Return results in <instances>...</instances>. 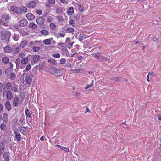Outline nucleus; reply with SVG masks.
<instances>
[{
    "label": "nucleus",
    "instance_id": "nucleus-10",
    "mask_svg": "<svg viewBox=\"0 0 161 161\" xmlns=\"http://www.w3.org/2000/svg\"><path fill=\"white\" fill-rule=\"evenodd\" d=\"M5 108L8 111H10L11 109V105L9 101H6L5 103Z\"/></svg>",
    "mask_w": 161,
    "mask_h": 161
},
{
    "label": "nucleus",
    "instance_id": "nucleus-5",
    "mask_svg": "<svg viewBox=\"0 0 161 161\" xmlns=\"http://www.w3.org/2000/svg\"><path fill=\"white\" fill-rule=\"evenodd\" d=\"M36 4V2L35 1H31L26 4V6L29 8H32L35 7Z\"/></svg>",
    "mask_w": 161,
    "mask_h": 161
},
{
    "label": "nucleus",
    "instance_id": "nucleus-11",
    "mask_svg": "<svg viewBox=\"0 0 161 161\" xmlns=\"http://www.w3.org/2000/svg\"><path fill=\"white\" fill-rule=\"evenodd\" d=\"M3 157L5 159L4 161H9V156L8 152H5L4 153Z\"/></svg>",
    "mask_w": 161,
    "mask_h": 161
},
{
    "label": "nucleus",
    "instance_id": "nucleus-33",
    "mask_svg": "<svg viewBox=\"0 0 161 161\" xmlns=\"http://www.w3.org/2000/svg\"><path fill=\"white\" fill-rule=\"evenodd\" d=\"M6 128V125L4 123H2L0 125V128L3 130H4Z\"/></svg>",
    "mask_w": 161,
    "mask_h": 161
},
{
    "label": "nucleus",
    "instance_id": "nucleus-15",
    "mask_svg": "<svg viewBox=\"0 0 161 161\" xmlns=\"http://www.w3.org/2000/svg\"><path fill=\"white\" fill-rule=\"evenodd\" d=\"M6 87L8 91H11L13 90V86L11 84V83L9 82H8L6 84Z\"/></svg>",
    "mask_w": 161,
    "mask_h": 161
},
{
    "label": "nucleus",
    "instance_id": "nucleus-8",
    "mask_svg": "<svg viewBox=\"0 0 161 161\" xmlns=\"http://www.w3.org/2000/svg\"><path fill=\"white\" fill-rule=\"evenodd\" d=\"M6 97L8 100H10L12 98L13 95L11 92V91H8L6 94Z\"/></svg>",
    "mask_w": 161,
    "mask_h": 161
},
{
    "label": "nucleus",
    "instance_id": "nucleus-55",
    "mask_svg": "<svg viewBox=\"0 0 161 161\" xmlns=\"http://www.w3.org/2000/svg\"><path fill=\"white\" fill-rule=\"evenodd\" d=\"M68 0H60V2L64 4H66L68 2Z\"/></svg>",
    "mask_w": 161,
    "mask_h": 161
},
{
    "label": "nucleus",
    "instance_id": "nucleus-9",
    "mask_svg": "<svg viewBox=\"0 0 161 161\" xmlns=\"http://www.w3.org/2000/svg\"><path fill=\"white\" fill-rule=\"evenodd\" d=\"M8 120V115L6 113H4L3 115V120L4 123H6Z\"/></svg>",
    "mask_w": 161,
    "mask_h": 161
},
{
    "label": "nucleus",
    "instance_id": "nucleus-32",
    "mask_svg": "<svg viewBox=\"0 0 161 161\" xmlns=\"http://www.w3.org/2000/svg\"><path fill=\"white\" fill-rule=\"evenodd\" d=\"M44 43L46 45H50L51 44V41L50 39H48L45 40L44 41Z\"/></svg>",
    "mask_w": 161,
    "mask_h": 161
},
{
    "label": "nucleus",
    "instance_id": "nucleus-31",
    "mask_svg": "<svg viewBox=\"0 0 161 161\" xmlns=\"http://www.w3.org/2000/svg\"><path fill=\"white\" fill-rule=\"evenodd\" d=\"M50 27L52 30H54L56 28V25L54 23H51L50 24Z\"/></svg>",
    "mask_w": 161,
    "mask_h": 161
},
{
    "label": "nucleus",
    "instance_id": "nucleus-63",
    "mask_svg": "<svg viewBox=\"0 0 161 161\" xmlns=\"http://www.w3.org/2000/svg\"><path fill=\"white\" fill-rule=\"evenodd\" d=\"M124 125V126H122L125 128H127V126L126 125H125V122H123V123H121L120 125Z\"/></svg>",
    "mask_w": 161,
    "mask_h": 161
},
{
    "label": "nucleus",
    "instance_id": "nucleus-4",
    "mask_svg": "<svg viewBox=\"0 0 161 161\" xmlns=\"http://www.w3.org/2000/svg\"><path fill=\"white\" fill-rule=\"evenodd\" d=\"M33 77V74L32 72H29L27 74V77L25 79L26 82L28 84H30L31 83L32 78Z\"/></svg>",
    "mask_w": 161,
    "mask_h": 161
},
{
    "label": "nucleus",
    "instance_id": "nucleus-36",
    "mask_svg": "<svg viewBox=\"0 0 161 161\" xmlns=\"http://www.w3.org/2000/svg\"><path fill=\"white\" fill-rule=\"evenodd\" d=\"M31 65L30 64H28V65H27V66L26 68L25 69V70H23V72H27V71H28L29 70H30L31 69Z\"/></svg>",
    "mask_w": 161,
    "mask_h": 161
},
{
    "label": "nucleus",
    "instance_id": "nucleus-60",
    "mask_svg": "<svg viewBox=\"0 0 161 161\" xmlns=\"http://www.w3.org/2000/svg\"><path fill=\"white\" fill-rule=\"evenodd\" d=\"M148 75H152L153 76H155V74L153 72H149L148 73Z\"/></svg>",
    "mask_w": 161,
    "mask_h": 161
},
{
    "label": "nucleus",
    "instance_id": "nucleus-57",
    "mask_svg": "<svg viewBox=\"0 0 161 161\" xmlns=\"http://www.w3.org/2000/svg\"><path fill=\"white\" fill-rule=\"evenodd\" d=\"M27 74L25 73H23L21 75V77L22 78L23 80H24L25 77V79L26 77H27Z\"/></svg>",
    "mask_w": 161,
    "mask_h": 161
},
{
    "label": "nucleus",
    "instance_id": "nucleus-25",
    "mask_svg": "<svg viewBox=\"0 0 161 161\" xmlns=\"http://www.w3.org/2000/svg\"><path fill=\"white\" fill-rule=\"evenodd\" d=\"M3 63L5 64H8L9 62V59L6 57H4L2 58Z\"/></svg>",
    "mask_w": 161,
    "mask_h": 161
},
{
    "label": "nucleus",
    "instance_id": "nucleus-41",
    "mask_svg": "<svg viewBox=\"0 0 161 161\" xmlns=\"http://www.w3.org/2000/svg\"><path fill=\"white\" fill-rule=\"evenodd\" d=\"M57 19L59 22H62L64 21V19H63L62 16H58L57 17Z\"/></svg>",
    "mask_w": 161,
    "mask_h": 161
},
{
    "label": "nucleus",
    "instance_id": "nucleus-40",
    "mask_svg": "<svg viewBox=\"0 0 161 161\" xmlns=\"http://www.w3.org/2000/svg\"><path fill=\"white\" fill-rule=\"evenodd\" d=\"M26 130V128L25 127H21L19 130L23 134H24Z\"/></svg>",
    "mask_w": 161,
    "mask_h": 161
},
{
    "label": "nucleus",
    "instance_id": "nucleus-48",
    "mask_svg": "<svg viewBox=\"0 0 161 161\" xmlns=\"http://www.w3.org/2000/svg\"><path fill=\"white\" fill-rule=\"evenodd\" d=\"M61 149L64 151L65 152H69L70 151L69 148H66L63 146H62Z\"/></svg>",
    "mask_w": 161,
    "mask_h": 161
},
{
    "label": "nucleus",
    "instance_id": "nucleus-47",
    "mask_svg": "<svg viewBox=\"0 0 161 161\" xmlns=\"http://www.w3.org/2000/svg\"><path fill=\"white\" fill-rule=\"evenodd\" d=\"M52 56L56 58H58L60 57V55L59 53L54 54L52 55Z\"/></svg>",
    "mask_w": 161,
    "mask_h": 161
},
{
    "label": "nucleus",
    "instance_id": "nucleus-44",
    "mask_svg": "<svg viewBox=\"0 0 161 161\" xmlns=\"http://www.w3.org/2000/svg\"><path fill=\"white\" fill-rule=\"evenodd\" d=\"M6 89L5 87H4L3 89V91H2V93H3V96H4L5 95V94H6L7 92H8Z\"/></svg>",
    "mask_w": 161,
    "mask_h": 161
},
{
    "label": "nucleus",
    "instance_id": "nucleus-34",
    "mask_svg": "<svg viewBox=\"0 0 161 161\" xmlns=\"http://www.w3.org/2000/svg\"><path fill=\"white\" fill-rule=\"evenodd\" d=\"M25 113L26 116L30 117H31V114L28 109H26L25 111Z\"/></svg>",
    "mask_w": 161,
    "mask_h": 161
},
{
    "label": "nucleus",
    "instance_id": "nucleus-28",
    "mask_svg": "<svg viewBox=\"0 0 161 161\" xmlns=\"http://www.w3.org/2000/svg\"><path fill=\"white\" fill-rule=\"evenodd\" d=\"M19 37V36L18 34L14 33L13 36V39L15 41H17Z\"/></svg>",
    "mask_w": 161,
    "mask_h": 161
},
{
    "label": "nucleus",
    "instance_id": "nucleus-62",
    "mask_svg": "<svg viewBox=\"0 0 161 161\" xmlns=\"http://www.w3.org/2000/svg\"><path fill=\"white\" fill-rule=\"evenodd\" d=\"M62 50L65 53H67L68 51V50L66 48L64 47L62 49Z\"/></svg>",
    "mask_w": 161,
    "mask_h": 161
},
{
    "label": "nucleus",
    "instance_id": "nucleus-14",
    "mask_svg": "<svg viewBox=\"0 0 161 161\" xmlns=\"http://www.w3.org/2000/svg\"><path fill=\"white\" fill-rule=\"evenodd\" d=\"M4 50L5 53H11L12 49L10 47L8 46H6L4 47Z\"/></svg>",
    "mask_w": 161,
    "mask_h": 161
},
{
    "label": "nucleus",
    "instance_id": "nucleus-6",
    "mask_svg": "<svg viewBox=\"0 0 161 161\" xmlns=\"http://www.w3.org/2000/svg\"><path fill=\"white\" fill-rule=\"evenodd\" d=\"M14 133L15 135V138L16 139V140L17 141H20L21 140L20 139L21 137V135L19 134L18 131H14Z\"/></svg>",
    "mask_w": 161,
    "mask_h": 161
},
{
    "label": "nucleus",
    "instance_id": "nucleus-29",
    "mask_svg": "<svg viewBox=\"0 0 161 161\" xmlns=\"http://www.w3.org/2000/svg\"><path fill=\"white\" fill-rule=\"evenodd\" d=\"M27 44V41L26 40H24L22 41L21 42L20 45L21 47L24 48L25 45Z\"/></svg>",
    "mask_w": 161,
    "mask_h": 161
},
{
    "label": "nucleus",
    "instance_id": "nucleus-1",
    "mask_svg": "<svg viewBox=\"0 0 161 161\" xmlns=\"http://www.w3.org/2000/svg\"><path fill=\"white\" fill-rule=\"evenodd\" d=\"M0 37L1 39L3 40H5L8 42L11 35L10 31H2L0 32Z\"/></svg>",
    "mask_w": 161,
    "mask_h": 161
},
{
    "label": "nucleus",
    "instance_id": "nucleus-27",
    "mask_svg": "<svg viewBox=\"0 0 161 161\" xmlns=\"http://www.w3.org/2000/svg\"><path fill=\"white\" fill-rule=\"evenodd\" d=\"M56 13L58 14H61L63 13L62 9L60 7H58L56 10Z\"/></svg>",
    "mask_w": 161,
    "mask_h": 161
},
{
    "label": "nucleus",
    "instance_id": "nucleus-20",
    "mask_svg": "<svg viewBox=\"0 0 161 161\" xmlns=\"http://www.w3.org/2000/svg\"><path fill=\"white\" fill-rule=\"evenodd\" d=\"M53 33H54V36L56 37V38H59V37H64L65 35V33H58V35H59V36H58V35H57V34L55 32H54Z\"/></svg>",
    "mask_w": 161,
    "mask_h": 161
},
{
    "label": "nucleus",
    "instance_id": "nucleus-30",
    "mask_svg": "<svg viewBox=\"0 0 161 161\" xmlns=\"http://www.w3.org/2000/svg\"><path fill=\"white\" fill-rule=\"evenodd\" d=\"M25 95V92H23L21 94L20 98L22 99V101H21L20 104L22 103L23 101V99L24 98Z\"/></svg>",
    "mask_w": 161,
    "mask_h": 161
},
{
    "label": "nucleus",
    "instance_id": "nucleus-35",
    "mask_svg": "<svg viewBox=\"0 0 161 161\" xmlns=\"http://www.w3.org/2000/svg\"><path fill=\"white\" fill-rule=\"evenodd\" d=\"M74 29L72 28H68L66 30V31L68 33H72L74 32Z\"/></svg>",
    "mask_w": 161,
    "mask_h": 161
},
{
    "label": "nucleus",
    "instance_id": "nucleus-53",
    "mask_svg": "<svg viewBox=\"0 0 161 161\" xmlns=\"http://www.w3.org/2000/svg\"><path fill=\"white\" fill-rule=\"evenodd\" d=\"M60 71L59 70L56 69L55 70V75L57 76H60L61 75L60 74H59V75L58 74V73H60Z\"/></svg>",
    "mask_w": 161,
    "mask_h": 161
},
{
    "label": "nucleus",
    "instance_id": "nucleus-52",
    "mask_svg": "<svg viewBox=\"0 0 161 161\" xmlns=\"http://www.w3.org/2000/svg\"><path fill=\"white\" fill-rule=\"evenodd\" d=\"M93 85V80L92 81V83H91L90 85H87L86 87H85V89H87L88 88H89L91 87Z\"/></svg>",
    "mask_w": 161,
    "mask_h": 161
},
{
    "label": "nucleus",
    "instance_id": "nucleus-64",
    "mask_svg": "<svg viewBox=\"0 0 161 161\" xmlns=\"http://www.w3.org/2000/svg\"><path fill=\"white\" fill-rule=\"evenodd\" d=\"M3 110V106L1 104H0V113L2 112Z\"/></svg>",
    "mask_w": 161,
    "mask_h": 161
},
{
    "label": "nucleus",
    "instance_id": "nucleus-26",
    "mask_svg": "<svg viewBox=\"0 0 161 161\" xmlns=\"http://www.w3.org/2000/svg\"><path fill=\"white\" fill-rule=\"evenodd\" d=\"M29 27L32 29H35L37 27V25L33 23H31L29 24L28 25Z\"/></svg>",
    "mask_w": 161,
    "mask_h": 161
},
{
    "label": "nucleus",
    "instance_id": "nucleus-37",
    "mask_svg": "<svg viewBox=\"0 0 161 161\" xmlns=\"http://www.w3.org/2000/svg\"><path fill=\"white\" fill-rule=\"evenodd\" d=\"M20 8H21L22 11V12H23L24 13H25L27 12V9L26 7L22 6H21Z\"/></svg>",
    "mask_w": 161,
    "mask_h": 161
},
{
    "label": "nucleus",
    "instance_id": "nucleus-2",
    "mask_svg": "<svg viewBox=\"0 0 161 161\" xmlns=\"http://www.w3.org/2000/svg\"><path fill=\"white\" fill-rule=\"evenodd\" d=\"M45 19L42 17H40L37 18L36 19V22L37 24L39 25V27L41 29H44L46 28L45 25Z\"/></svg>",
    "mask_w": 161,
    "mask_h": 161
},
{
    "label": "nucleus",
    "instance_id": "nucleus-61",
    "mask_svg": "<svg viewBox=\"0 0 161 161\" xmlns=\"http://www.w3.org/2000/svg\"><path fill=\"white\" fill-rule=\"evenodd\" d=\"M3 87V84L2 83H0V93H1L2 91Z\"/></svg>",
    "mask_w": 161,
    "mask_h": 161
},
{
    "label": "nucleus",
    "instance_id": "nucleus-58",
    "mask_svg": "<svg viewBox=\"0 0 161 161\" xmlns=\"http://www.w3.org/2000/svg\"><path fill=\"white\" fill-rule=\"evenodd\" d=\"M36 13L37 14L41 15L42 14V12L41 10H37L36 11Z\"/></svg>",
    "mask_w": 161,
    "mask_h": 161
},
{
    "label": "nucleus",
    "instance_id": "nucleus-51",
    "mask_svg": "<svg viewBox=\"0 0 161 161\" xmlns=\"http://www.w3.org/2000/svg\"><path fill=\"white\" fill-rule=\"evenodd\" d=\"M52 18L51 16H48L47 17V20L48 22H50L52 21Z\"/></svg>",
    "mask_w": 161,
    "mask_h": 161
},
{
    "label": "nucleus",
    "instance_id": "nucleus-42",
    "mask_svg": "<svg viewBox=\"0 0 161 161\" xmlns=\"http://www.w3.org/2000/svg\"><path fill=\"white\" fill-rule=\"evenodd\" d=\"M81 69H73L72 70L73 72H74L76 73H81Z\"/></svg>",
    "mask_w": 161,
    "mask_h": 161
},
{
    "label": "nucleus",
    "instance_id": "nucleus-12",
    "mask_svg": "<svg viewBox=\"0 0 161 161\" xmlns=\"http://www.w3.org/2000/svg\"><path fill=\"white\" fill-rule=\"evenodd\" d=\"M2 18L5 19L6 21H8L11 18V17L9 15V14H4L2 15Z\"/></svg>",
    "mask_w": 161,
    "mask_h": 161
},
{
    "label": "nucleus",
    "instance_id": "nucleus-38",
    "mask_svg": "<svg viewBox=\"0 0 161 161\" xmlns=\"http://www.w3.org/2000/svg\"><path fill=\"white\" fill-rule=\"evenodd\" d=\"M32 49L34 52H36L39 51L40 49V48L39 47L35 46Z\"/></svg>",
    "mask_w": 161,
    "mask_h": 161
},
{
    "label": "nucleus",
    "instance_id": "nucleus-56",
    "mask_svg": "<svg viewBox=\"0 0 161 161\" xmlns=\"http://www.w3.org/2000/svg\"><path fill=\"white\" fill-rule=\"evenodd\" d=\"M66 61V60L65 58H62L60 60V63L61 64H64Z\"/></svg>",
    "mask_w": 161,
    "mask_h": 161
},
{
    "label": "nucleus",
    "instance_id": "nucleus-54",
    "mask_svg": "<svg viewBox=\"0 0 161 161\" xmlns=\"http://www.w3.org/2000/svg\"><path fill=\"white\" fill-rule=\"evenodd\" d=\"M25 52H21L19 53V57L20 58H23L25 56Z\"/></svg>",
    "mask_w": 161,
    "mask_h": 161
},
{
    "label": "nucleus",
    "instance_id": "nucleus-39",
    "mask_svg": "<svg viewBox=\"0 0 161 161\" xmlns=\"http://www.w3.org/2000/svg\"><path fill=\"white\" fill-rule=\"evenodd\" d=\"M21 62L20 59L19 58H17L16 60V64L17 67L18 66H19Z\"/></svg>",
    "mask_w": 161,
    "mask_h": 161
},
{
    "label": "nucleus",
    "instance_id": "nucleus-50",
    "mask_svg": "<svg viewBox=\"0 0 161 161\" xmlns=\"http://www.w3.org/2000/svg\"><path fill=\"white\" fill-rule=\"evenodd\" d=\"M119 78H120L118 77H112L111 78L112 80H114L116 81H119Z\"/></svg>",
    "mask_w": 161,
    "mask_h": 161
},
{
    "label": "nucleus",
    "instance_id": "nucleus-22",
    "mask_svg": "<svg viewBox=\"0 0 161 161\" xmlns=\"http://www.w3.org/2000/svg\"><path fill=\"white\" fill-rule=\"evenodd\" d=\"M2 145L0 146V156L3 153L5 149V145L2 142Z\"/></svg>",
    "mask_w": 161,
    "mask_h": 161
},
{
    "label": "nucleus",
    "instance_id": "nucleus-19",
    "mask_svg": "<svg viewBox=\"0 0 161 161\" xmlns=\"http://www.w3.org/2000/svg\"><path fill=\"white\" fill-rule=\"evenodd\" d=\"M74 8L73 7L71 6L69 8L68 11V14L69 15H71L73 14Z\"/></svg>",
    "mask_w": 161,
    "mask_h": 161
},
{
    "label": "nucleus",
    "instance_id": "nucleus-24",
    "mask_svg": "<svg viewBox=\"0 0 161 161\" xmlns=\"http://www.w3.org/2000/svg\"><path fill=\"white\" fill-rule=\"evenodd\" d=\"M110 60V58H107L105 57L101 56L100 61H103L104 62L109 61Z\"/></svg>",
    "mask_w": 161,
    "mask_h": 161
},
{
    "label": "nucleus",
    "instance_id": "nucleus-18",
    "mask_svg": "<svg viewBox=\"0 0 161 161\" xmlns=\"http://www.w3.org/2000/svg\"><path fill=\"white\" fill-rule=\"evenodd\" d=\"M40 58V57L39 55H35L33 57V61L35 62H37L39 60Z\"/></svg>",
    "mask_w": 161,
    "mask_h": 161
},
{
    "label": "nucleus",
    "instance_id": "nucleus-21",
    "mask_svg": "<svg viewBox=\"0 0 161 161\" xmlns=\"http://www.w3.org/2000/svg\"><path fill=\"white\" fill-rule=\"evenodd\" d=\"M28 58L27 57H24L21 60V63L23 64H26L28 62Z\"/></svg>",
    "mask_w": 161,
    "mask_h": 161
},
{
    "label": "nucleus",
    "instance_id": "nucleus-46",
    "mask_svg": "<svg viewBox=\"0 0 161 161\" xmlns=\"http://www.w3.org/2000/svg\"><path fill=\"white\" fill-rule=\"evenodd\" d=\"M47 1L50 4L52 5L54 4L55 3V0H47Z\"/></svg>",
    "mask_w": 161,
    "mask_h": 161
},
{
    "label": "nucleus",
    "instance_id": "nucleus-3",
    "mask_svg": "<svg viewBox=\"0 0 161 161\" xmlns=\"http://www.w3.org/2000/svg\"><path fill=\"white\" fill-rule=\"evenodd\" d=\"M10 8L12 12L19 14H21L22 12L21 8L19 7L16 6H12Z\"/></svg>",
    "mask_w": 161,
    "mask_h": 161
},
{
    "label": "nucleus",
    "instance_id": "nucleus-16",
    "mask_svg": "<svg viewBox=\"0 0 161 161\" xmlns=\"http://www.w3.org/2000/svg\"><path fill=\"white\" fill-rule=\"evenodd\" d=\"M26 16L27 19L29 20L33 19L35 18V16L31 13L27 14Z\"/></svg>",
    "mask_w": 161,
    "mask_h": 161
},
{
    "label": "nucleus",
    "instance_id": "nucleus-17",
    "mask_svg": "<svg viewBox=\"0 0 161 161\" xmlns=\"http://www.w3.org/2000/svg\"><path fill=\"white\" fill-rule=\"evenodd\" d=\"M19 99L18 97H16L14 98L13 100V105L15 106L18 105L19 104Z\"/></svg>",
    "mask_w": 161,
    "mask_h": 161
},
{
    "label": "nucleus",
    "instance_id": "nucleus-45",
    "mask_svg": "<svg viewBox=\"0 0 161 161\" xmlns=\"http://www.w3.org/2000/svg\"><path fill=\"white\" fill-rule=\"evenodd\" d=\"M80 38L81 40H83L86 38V36L84 34L80 35Z\"/></svg>",
    "mask_w": 161,
    "mask_h": 161
},
{
    "label": "nucleus",
    "instance_id": "nucleus-7",
    "mask_svg": "<svg viewBox=\"0 0 161 161\" xmlns=\"http://www.w3.org/2000/svg\"><path fill=\"white\" fill-rule=\"evenodd\" d=\"M28 21L26 19H23L19 21V25L21 27L25 26L27 24Z\"/></svg>",
    "mask_w": 161,
    "mask_h": 161
},
{
    "label": "nucleus",
    "instance_id": "nucleus-59",
    "mask_svg": "<svg viewBox=\"0 0 161 161\" xmlns=\"http://www.w3.org/2000/svg\"><path fill=\"white\" fill-rule=\"evenodd\" d=\"M18 121V120L17 118H15L14 119L12 120V122L13 123L15 124Z\"/></svg>",
    "mask_w": 161,
    "mask_h": 161
},
{
    "label": "nucleus",
    "instance_id": "nucleus-43",
    "mask_svg": "<svg viewBox=\"0 0 161 161\" xmlns=\"http://www.w3.org/2000/svg\"><path fill=\"white\" fill-rule=\"evenodd\" d=\"M10 78L11 80H13L15 78V73H12L10 75Z\"/></svg>",
    "mask_w": 161,
    "mask_h": 161
},
{
    "label": "nucleus",
    "instance_id": "nucleus-13",
    "mask_svg": "<svg viewBox=\"0 0 161 161\" xmlns=\"http://www.w3.org/2000/svg\"><path fill=\"white\" fill-rule=\"evenodd\" d=\"M92 55L96 58L99 61H100L102 56L98 53H93Z\"/></svg>",
    "mask_w": 161,
    "mask_h": 161
},
{
    "label": "nucleus",
    "instance_id": "nucleus-49",
    "mask_svg": "<svg viewBox=\"0 0 161 161\" xmlns=\"http://www.w3.org/2000/svg\"><path fill=\"white\" fill-rule=\"evenodd\" d=\"M69 24L70 25L72 26L73 27H74L75 26V25L74 24V21L73 19H71L69 22Z\"/></svg>",
    "mask_w": 161,
    "mask_h": 161
},
{
    "label": "nucleus",
    "instance_id": "nucleus-23",
    "mask_svg": "<svg viewBox=\"0 0 161 161\" xmlns=\"http://www.w3.org/2000/svg\"><path fill=\"white\" fill-rule=\"evenodd\" d=\"M40 32L41 34L44 36H47L49 34L48 31L44 29L41 30Z\"/></svg>",
    "mask_w": 161,
    "mask_h": 161
}]
</instances>
